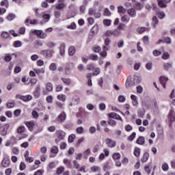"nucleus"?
<instances>
[{
	"mask_svg": "<svg viewBox=\"0 0 175 175\" xmlns=\"http://www.w3.org/2000/svg\"><path fill=\"white\" fill-rule=\"evenodd\" d=\"M109 118H113L114 120H120V121H122V118L120 116V115L117 114L116 112H112L109 114Z\"/></svg>",
	"mask_w": 175,
	"mask_h": 175,
	"instance_id": "9d476101",
	"label": "nucleus"
},
{
	"mask_svg": "<svg viewBox=\"0 0 175 175\" xmlns=\"http://www.w3.org/2000/svg\"><path fill=\"white\" fill-rule=\"evenodd\" d=\"M148 158H150V154L146 152L144 154L143 158L141 159V162H142V163L147 162V161H148Z\"/></svg>",
	"mask_w": 175,
	"mask_h": 175,
	"instance_id": "aec40b11",
	"label": "nucleus"
},
{
	"mask_svg": "<svg viewBox=\"0 0 175 175\" xmlns=\"http://www.w3.org/2000/svg\"><path fill=\"white\" fill-rule=\"evenodd\" d=\"M161 169L163 172H167V170H169V165L166 163H163L161 165Z\"/></svg>",
	"mask_w": 175,
	"mask_h": 175,
	"instance_id": "473e14b6",
	"label": "nucleus"
},
{
	"mask_svg": "<svg viewBox=\"0 0 175 175\" xmlns=\"http://www.w3.org/2000/svg\"><path fill=\"white\" fill-rule=\"evenodd\" d=\"M161 58L163 59H169V58H170V55L168 52H163L161 55Z\"/></svg>",
	"mask_w": 175,
	"mask_h": 175,
	"instance_id": "cd10ccee",
	"label": "nucleus"
},
{
	"mask_svg": "<svg viewBox=\"0 0 175 175\" xmlns=\"http://www.w3.org/2000/svg\"><path fill=\"white\" fill-rule=\"evenodd\" d=\"M136 143L139 146H144V144H146V139L144 138V137L140 136L137 139Z\"/></svg>",
	"mask_w": 175,
	"mask_h": 175,
	"instance_id": "f8f14e48",
	"label": "nucleus"
},
{
	"mask_svg": "<svg viewBox=\"0 0 175 175\" xmlns=\"http://www.w3.org/2000/svg\"><path fill=\"white\" fill-rule=\"evenodd\" d=\"M152 54L154 57H158V55H161V53L158 50H154L153 51Z\"/></svg>",
	"mask_w": 175,
	"mask_h": 175,
	"instance_id": "69168bd1",
	"label": "nucleus"
},
{
	"mask_svg": "<svg viewBox=\"0 0 175 175\" xmlns=\"http://www.w3.org/2000/svg\"><path fill=\"white\" fill-rule=\"evenodd\" d=\"M75 10H76V6L75 5V4H70L68 5L67 18H72L76 16L77 13Z\"/></svg>",
	"mask_w": 175,
	"mask_h": 175,
	"instance_id": "f257e3e1",
	"label": "nucleus"
},
{
	"mask_svg": "<svg viewBox=\"0 0 175 175\" xmlns=\"http://www.w3.org/2000/svg\"><path fill=\"white\" fill-rule=\"evenodd\" d=\"M33 71L36 75H43L45 72L44 68H34Z\"/></svg>",
	"mask_w": 175,
	"mask_h": 175,
	"instance_id": "4be33fe9",
	"label": "nucleus"
},
{
	"mask_svg": "<svg viewBox=\"0 0 175 175\" xmlns=\"http://www.w3.org/2000/svg\"><path fill=\"white\" fill-rule=\"evenodd\" d=\"M25 131V127L24 126H21L17 129L18 133H23Z\"/></svg>",
	"mask_w": 175,
	"mask_h": 175,
	"instance_id": "09e8293b",
	"label": "nucleus"
},
{
	"mask_svg": "<svg viewBox=\"0 0 175 175\" xmlns=\"http://www.w3.org/2000/svg\"><path fill=\"white\" fill-rule=\"evenodd\" d=\"M158 23H159L158 18L157 16H153L152 18L153 28L157 27Z\"/></svg>",
	"mask_w": 175,
	"mask_h": 175,
	"instance_id": "7c9ffc66",
	"label": "nucleus"
},
{
	"mask_svg": "<svg viewBox=\"0 0 175 175\" xmlns=\"http://www.w3.org/2000/svg\"><path fill=\"white\" fill-rule=\"evenodd\" d=\"M127 13L130 17H135L137 14L136 10L135 8H129L127 10Z\"/></svg>",
	"mask_w": 175,
	"mask_h": 175,
	"instance_id": "4468645a",
	"label": "nucleus"
},
{
	"mask_svg": "<svg viewBox=\"0 0 175 175\" xmlns=\"http://www.w3.org/2000/svg\"><path fill=\"white\" fill-rule=\"evenodd\" d=\"M159 81H160V83L161 84L162 87L164 88V90H165L166 83H167V81H169V78H167V77H160Z\"/></svg>",
	"mask_w": 175,
	"mask_h": 175,
	"instance_id": "39448f33",
	"label": "nucleus"
},
{
	"mask_svg": "<svg viewBox=\"0 0 175 175\" xmlns=\"http://www.w3.org/2000/svg\"><path fill=\"white\" fill-rule=\"evenodd\" d=\"M1 165L4 167H8L10 165V159L8 158L3 159Z\"/></svg>",
	"mask_w": 175,
	"mask_h": 175,
	"instance_id": "2eb2a0df",
	"label": "nucleus"
},
{
	"mask_svg": "<svg viewBox=\"0 0 175 175\" xmlns=\"http://www.w3.org/2000/svg\"><path fill=\"white\" fill-rule=\"evenodd\" d=\"M63 162L64 163V165H66V166H68L69 167V166H70V161L68 159H64L63 160Z\"/></svg>",
	"mask_w": 175,
	"mask_h": 175,
	"instance_id": "052dcab7",
	"label": "nucleus"
},
{
	"mask_svg": "<svg viewBox=\"0 0 175 175\" xmlns=\"http://www.w3.org/2000/svg\"><path fill=\"white\" fill-rule=\"evenodd\" d=\"M76 139V135L71 134L68 137V143H73L74 140Z\"/></svg>",
	"mask_w": 175,
	"mask_h": 175,
	"instance_id": "e433bc0d",
	"label": "nucleus"
},
{
	"mask_svg": "<svg viewBox=\"0 0 175 175\" xmlns=\"http://www.w3.org/2000/svg\"><path fill=\"white\" fill-rule=\"evenodd\" d=\"M137 92L138 94H143V87L141 85H139L137 87Z\"/></svg>",
	"mask_w": 175,
	"mask_h": 175,
	"instance_id": "0e129e2a",
	"label": "nucleus"
},
{
	"mask_svg": "<svg viewBox=\"0 0 175 175\" xmlns=\"http://www.w3.org/2000/svg\"><path fill=\"white\" fill-rule=\"evenodd\" d=\"M157 16H158L159 18L162 20V18H163L165 17V12H158Z\"/></svg>",
	"mask_w": 175,
	"mask_h": 175,
	"instance_id": "bf43d9fd",
	"label": "nucleus"
},
{
	"mask_svg": "<svg viewBox=\"0 0 175 175\" xmlns=\"http://www.w3.org/2000/svg\"><path fill=\"white\" fill-rule=\"evenodd\" d=\"M76 132L79 135H81V133H83L84 132V128H83V127H78L76 129Z\"/></svg>",
	"mask_w": 175,
	"mask_h": 175,
	"instance_id": "3c124183",
	"label": "nucleus"
},
{
	"mask_svg": "<svg viewBox=\"0 0 175 175\" xmlns=\"http://www.w3.org/2000/svg\"><path fill=\"white\" fill-rule=\"evenodd\" d=\"M76 53V48L75 46H71L68 49V55H70L71 57L72 55H75V53Z\"/></svg>",
	"mask_w": 175,
	"mask_h": 175,
	"instance_id": "6ab92c4d",
	"label": "nucleus"
},
{
	"mask_svg": "<svg viewBox=\"0 0 175 175\" xmlns=\"http://www.w3.org/2000/svg\"><path fill=\"white\" fill-rule=\"evenodd\" d=\"M16 98H20L21 100H23L24 102H28L32 99V96L27 95V96H21V95H16Z\"/></svg>",
	"mask_w": 175,
	"mask_h": 175,
	"instance_id": "0eeeda50",
	"label": "nucleus"
},
{
	"mask_svg": "<svg viewBox=\"0 0 175 175\" xmlns=\"http://www.w3.org/2000/svg\"><path fill=\"white\" fill-rule=\"evenodd\" d=\"M158 1V5L159 6V8H167V5H166V3H165V2L163 1V0H157Z\"/></svg>",
	"mask_w": 175,
	"mask_h": 175,
	"instance_id": "393cba45",
	"label": "nucleus"
},
{
	"mask_svg": "<svg viewBox=\"0 0 175 175\" xmlns=\"http://www.w3.org/2000/svg\"><path fill=\"white\" fill-rule=\"evenodd\" d=\"M64 8L65 5L64 3H59L56 5V9H57V10H62Z\"/></svg>",
	"mask_w": 175,
	"mask_h": 175,
	"instance_id": "8fccbe9b",
	"label": "nucleus"
},
{
	"mask_svg": "<svg viewBox=\"0 0 175 175\" xmlns=\"http://www.w3.org/2000/svg\"><path fill=\"white\" fill-rule=\"evenodd\" d=\"M40 163V161L36 160V161H35V165H36V166L33 165V167H30V170L32 171V170H35V169H38V165H39Z\"/></svg>",
	"mask_w": 175,
	"mask_h": 175,
	"instance_id": "ea45409f",
	"label": "nucleus"
},
{
	"mask_svg": "<svg viewBox=\"0 0 175 175\" xmlns=\"http://www.w3.org/2000/svg\"><path fill=\"white\" fill-rule=\"evenodd\" d=\"M89 59H92V61H98L99 59V57L96 55H90Z\"/></svg>",
	"mask_w": 175,
	"mask_h": 175,
	"instance_id": "4c0bfd02",
	"label": "nucleus"
},
{
	"mask_svg": "<svg viewBox=\"0 0 175 175\" xmlns=\"http://www.w3.org/2000/svg\"><path fill=\"white\" fill-rule=\"evenodd\" d=\"M140 148H134V151H133V154L135 155V157H136L137 158H139V157H140Z\"/></svg>",
	"mask_w": 175,
	"mask_h": 175,
	"instance_id": "5701e85b",
	"label": "nucleus"
},
{
	"mask_svg": "<svg viewBox=\"0 0 175 175\" xmlns=\"http://www.w3.org/2000/svg\"><path fill=\"white\" fill-rule=\"evenodd\" d=\"M32 33L37 35V36L40 38V39H46V38H47V34H46V33L43 32L42 30H33L32 31Z\"/></svg>",
	"mask_w": 175,
	"mask_h": 175,
	"instance_id": "20e7f679",
	"label": "nucleus"
},
{
	"mask_svg": "<svg viewBox=\"0 0 175 175\" xmlns=\"http://www.w3.org/2000/svg\"><path fill=\"white\" fill-rule=\"evenodd\" d=\"M26 162H29V163H32V162H33V161L35 160V159H33V157H25V158Z\"/></svg>",
	"mask_w": 175,
	"mask_h": 175,
	"instance_id": "6e6d98bb",
	"label": "nucleus"
},
{
	"mask_svg": "<svg viewBox=\"0 0 175 175\" xmlns=\"http://www.w3.org/2000/svg\"><path fill=\"white\" fill-rule=\"evenodd\" d=\"M56 136L57 138L55 139V142L57 144H58L61 140H64V139H65V132L59 130L56 131Z\"/></svg>",
	"mask_w": 175,
	"mask_h": 175,
	"instance_id": "7ed1b4c3",
	"label": "nucleus"
},
{
	"mask_svg": "<svg viewBox=\"0 0 175 175\" xmlns=\"http://www.w3.org/2000/svg\"><path fill=\"white\" fill-rule=\"evenodd\" d=\"M57 99L62 102H65V100H66V96L64 94H59L57 96Z\"/></svg>",
	"mask_w": 175,
	"mask_h": 175,
	"instance_id": "2f4dec72",
	"label": "nucleus"
},
{
	"mask_svg": "<svg viewBox=\"0 0 175 175\" xmlns=\"http://www.w3.org/2000/svg\"><path fill=\"white\" fill-rule=\"evenodd\" d=\"M131 99L132 100L133 106H137L139 105V102L137 101V98L135 95L132 94L131 96Z\"/></svg>",
	"mask_w": 175,
	"mask_h": 175,
	"instance_id": "f3484780",
	"label": "nucleus"
},
{
	"mask_svg": "<svg viewBox=\"0 0 175 175\" xmlns=\"http://www.w3.org/2000/svg\"><path fill=\"white\" fill-rule=\"evenodd\" d=\"M172 65L170 63H165L163 64L164 70H169V69H172Z\"/></svg>",
	"mask_w": 175,
	"mask_h": 175,
	"instance_id": "bb28decb",
	"label": "nucleus"
},
{
	"mask_svg": "<svg viewBox=\"0 0 175 175\" xmlns=\"http://www.w3.org/2000/svg\"><path fill=\"white\" fill-rule=\"evenodd\" d=\"M57 120L59 122H61V124H62V122H64V121L66 120V113L65 112H62L61 114L59 115Z\"/></svg>",
	"mask_w": 175,
	"mask_h": 175,
	"instance_id": "1a4fd4ad",
	"label": "nucleus"
},
{
	"mask_svg": "<svg viewBox=\"0 0 175 175\" xmlns=\"http://www.w3.org/2000/svg\"><path fill=\"white\" fill-rule=\"evenodd\" d=\"M25 124L26 126H27L28 129L30 131H32V129H33V127L35 126L34 121L25 122Z\"/></svg>",
	"mask_w": 175,
	"mask_h": 175,
	"instance_id": "ddd939ff",
	"label": "nucleus"
},
{
	"mask_svg": "<svg viewBox=\"0 0 175 175\" xmlns=\"http://www.w3.org/2000/svg\"><path fill=\"white\" fill-rule=\"evenodd\" d=\"M54 87L53 86V83L49 82L46 84V90L48 92H51L53 90Z\"/></svg>",
	"mask_w": 175,
	"mask_h": 175,
	"instance_id": "412c9836",
	"label": "nucleus"
},
{
	"mask_svg": "<svg viewBox=\"0 0 175 175\" xmlns=\"http://www.w3.org/2000/svg\"><path fill=\"white\" fill-rule=\"evenodd\" d=\"M103 51H102L100 54L101 57H106L107 55V53L106 52V50H109V48L106 46H104L103 48Z\"/></svg>",
	"mask_w": 175,
	"mask_h": 175,
	"instance_id": "c756f323",
	"label": "nucleus"
},
{
	"mask_svg": "<svg viewBox=\"0 0 175 175\" xmlns=\"http://www.w3.org/2000/svg\"><path fill=\"white\" fill-rule=\"evenodd\" d=\"M10 126L9 124H5L3 126V130L0 133L1 136H6L8 135V129H9Z\"/></svg>",
	"mask_w": 175,
	"mask_h": 175,
	"instance_id": "6e6552de",
	"label": "nucleus"
},
{
	"mask_svg": "<svg viewBox=\"0 0 175 175\" xmlns=\"http://www.w3.org/2000/svg\"><path fill=\"white\" fill-rule=\"evenodd\" d=\"M135 137H136V133L133 132L130 136H129L128 139L130 142H132Z\"/></svg>",
	"mask_w": 175,
	"mask_h": 175,
	"instance_id": "680f3d73",
	"label": "nucleus"
},
{
	"mask_svg": "<svg viewBox=\"0 0 175 175\" xmlns=\"http://www.w3.org/2000/svg\"><path fill=\"white\" fill-rule=\"evenodd\" d=\"M113 36H120L121 34V31L118 29H115L113 31Z\"/></svg>",
	"mask_w": 175,
	"mask_h": 175,
	"instance_id": "e2e57ef3",
	"label": "nucleus"
},
{
	"mask_svg": "<svg viewBox=\"0 0 175 175\" xmlns=\"http://www.w3.org/2000/svg\"><path fill=\"white\" fill-rule=\"evenodd\" d=\"M142 81V77H140V76L139 75H134L133 77V83L134 84H140Z\"/></svg>",
	"mask_w": 175,
	"mask_h": 175,
	"instance_id": "dca6fc26",
	"label": "nucleus"
},
{
	"mask_svg": "<svg viewBox=\"0 0 175 175\" xmlns=\"http://www.w3.org/2000/svg\"><path fill=\"white\" fill-rule=\"evenodd\" d=\"M46 102L48 103H51L53 102V96H48L46 97Z\"/></svg>",
	"mask_w": 175,
	"mask_h": 175,
	"instance_id": "774afa93",
	"label": "nucleus"
},
{
	"mask_svg": "<svg viewBox=\"0 0 175 175\" xmlns=\"http://www.w3.org/2000/svg\"><path fill=\"white\" fill-rule=\"evenodd\" d=\"M113 36V31L107 30L105 32V36Z\"/></svg>",
	"mask_w": 175,
	"mask_h": 175,
	"instance_id": "338daca9",
	"label": "nucleus"
},
{
	"mask_svg": "<svg viewBox=\"0 0 175 175\" xmlns=\"http://www.w3.org/2000/svg\"><path fill=\"white\" fill-rule=\"evenodd\" d=\"M105 143L109 148H113V147H116V141L110 138L107 139Z\"/></svg>",
	"mask_w": 175,
	"mask_h": 175,
	"instance_id": "423d86ee",
	"label": "nucleus"
},
{
	"mask_svg": "<svg viewBox=\"0 0 175 175\" xmlns=\"http://www.w3.org/2000/svg\"><path fill=\"white\" fill-rule=\"evenodd\" d=\"M58 147L57 146H53L51 150V152L52 154H55V155H57L58 154Z\"/></svg>",
	"mask_w": 175,
	"mask_h": 175,
	"instance_id": "c9c22d12",
	"label": "nucleus"
},
{
	"mask_svg": "<svg viewBox=\"0 0 175 175\" xmlns=\"http://www.w3.org/2000/svg\"><path fill=\"white\" fill-rule=\"evenodd\" d=\"M163 40H164L165 43H167V44H172V38H170L169 37H165L163 38Z\"/></svg>",
	"mask_w": 175,
	"mask_h": 175,
	"instance_id": "de8ad7c7",
	"label": "nucleus"
},
{
	"mask_svg": "<svg viewBox=\"0 0 175 175\" xmlns=\"http://www.w3.org/2000/svg\"><path fill=\"white\" fill-rule=\"evenodd\" d=\"M61 80L66 85H70V83H72V80L69 78L62 77Z\"/></svg>",
	"mask_w": 175,
	"mask_h": 175,
	"instance_id": "a211bd4d",
	"label": "nucleus"
},
{
	"mask_svg": "<svg viewBox=\"0 0 175 175\" xmlns=\"http://www.w3.org/2000/svg\"><path fill=\"white\" fill-rule=\"evenodd\" d=\"M121 158V154L120 153H114L113 154V159L117 160Z\"/></svg>",
	"mask_w": 175,
	"mask_h": 175,
	"instance_id": "13d9d810",
	"label": "nucleus"
},
{
	"mask_svg": "<svg viewBox=\"0 0 175 175\" xmlns=\"http://www.w3.org/2000/svg\"><path fill=\"white\" fill-rule=\"evenodd\" d=\"M14 18H16V15L14 14H10L7 16V20H8V21H13V20H14Z\"/></svg>",
	"mask_w": 175,
	"mask_h": 175,
	"instance_id": "58836bf2",
	"label": "nucleus"
},
{
	"mask_svg": "<svg viewBox=\"0 0 175 175\" xmlns=\"http://www.w3.org/2000/svg\"><path fill=\"white\" fill-rule=\"evenodd\" d=\"M124 129L126 132H131V131H132V129H133V127H132V126H131V124H126L124 126Z\"/></svg>",
	"mask_w": 175,
	"mask_h": 175,
	"instance_id": "864d4df0",
	"label": "nucleus"
},
{
	"mask_svg": "<svg viewBox=\"0 0 175 175\" xmlns=\"http://www.w3.org/2000/svg\"><path fill=\"white\" fill-rule=\"evenodd\" d=\"M21 41H15L14 42V47H21L22 46Z\"/></svg>",
	"mask_w": 175,
	"mask_h": 175,
	"instance_id": "4d7b16f0",
	"label": "nucleus"
},
{
	"mask_svg": "<svg viewBox=\"0 0 175 175\" xmlns=\"http://www.w3.org/2000/svg\"><path fill=\"white\" fill-rule=\"evenodd\" d=\"M169 119L171 122H173V121H175V116H174V113L173 111H171L169 113Z\"/></svg>",
	"mask_w": 175,
	"mask_h": 175,
	"instance_id": "c85d7f7f",
	"label": "nucleus"
},
{
	"mask_svg": "<svg viewBox=\"0 0 175 175\" xmlns=\"http://www.w3.org/2000/svg\"><path fill=\"white\" fill-rule=\"evenodd\" d=\"M42 18H44V20H46V22L47 23L50 20V14H44L42 15Z\"/></svg>",
	"mask_w": 175,
	"mask_h": 175,
	"instance_id": "5fc2aeb1",
	"label": "nucleus"
},
{
	"mask_svg": "<svg viewBox=\"0 0 175 175\" xmlns=\"http://www.w3.org/2000/svg\"><path fill=\"white\" fill-rule=\"evenodd\" d=\"M118 13H122V14H125L126 13V9H125L122 5L118 7Z\"/></svg>",
	"mask_w": 175,
	"mask_h": 175,
	"instance_id": "b1692460",
	"label": "nucleus"
},
{
	"mask_svg": "<svg viewBox=\"0 0 175 175\" xmlns=\"http://www.w3.org/2000/svg\"><path fill=\"white\" fill-rule=\"evenodd\" d=\"M46 44L49 49H53V47H55V43H54L53 42L49 41L46 42Z\"/></svg>",
	"mask_w": 175,
	"mask_h": 175,
	"instance_id": "49530a36",
	"label": "nucleus"
},
{
	"mask_svg": "<svg viewBox=\"0 0 175 175\" xmlns=\"http://www.w3.org/2000/svg\"><path fill=\"white\" fill-rule=\"evenodd\" d=\"M103 24H104V25H106L107 27H110V25H111V21L109 19H104Z\"/></svg>",
	"mask_w": 175,
	"mask_h": 175,
	"instance_id": "c03bdc74",
	"label": "nucleus"
},
{
	"mask_svg": "<svg viewBox=\"0 0 175 175\" xmlns=\"http://www.w3.org/2000/svg\"><path fill=\"white\" fill-rule=\"evenodd\" d=\"M1 38H3L4 39H8L9 36H10V34L8 31H3L1 35Z\"/></svg>",
	"mask_w": 175,
	"mask_h": 175,
	"instance_id": "72a5a7b5",
	"label": "nucleus"
},
{
	"mask_svg": "<svg viewBox=\"0 0 175 175\" xmlns=\"http://www.w3.org/2000/svg\"><path fill=\"white\" fill-rule=\"evenodd\" d=\"M92 50L94 53H99V51H100L102 49L99 46L95 45L92 47Z\"/></svg>",
	"mask_w": 175,
	"mask_h": 175,
	"instance_id": "a19ab883",
	"label": "nucleus"
},
{
	"mask_svg": "<svg viewBox=\"0 0 175 175\" xmlns=\"http://www.w3.org/2000/svg\"><path fill=\"white\" fill-rule=\"evenodd\" d=\"M40 54L43 55V57H45V58H51L53 54H54V50L50 49L42 50L40 51Z\"/></svg>",
	"mask_w": 175,
	"mask_h": 175,
	"instance_id": "f03ea898",
	"label": "nucleus"
},
{
	"mask_svg": "<svg viewBox=\"0 0 175 175\" xmlns=\"http://www.w3.org/2000/svg\"><path fill=\"white\" fill-rule=\"evenodd\" d=\"M135 9L136 10H142V9H143L144 6H143V4L137 2L135 4Z\"/></svg>",
	"mask_w": 175,
	"mask_h": 175,
	"instance_id": "f704fd0d",
	"label": "nucleus"
},
{
	"mask_svg": "<svg viewBox=\"0 0 175 175\" xmlns=\"http://www.w3.org/2000/svg\"><path fill=\"white\" fill-rule=\"evenodd\" d=\"M59 54L60 55H64L65 54V44H62L59 47Z\"/></svg>",
	"mask_w": 175,
	"mask_h": 175,
	"instance_id": "a878e982",
	"label": "nucleus"
},
{
	"mask_svg": "<svg viewBox=\"0 0 175 175\" xmlns=\"http://www.w3.org/2000/svg\"><path fill=\"white\" fill-rule=\"evenodd\" d=\"M146 29H147L146 27H138L137 31L138 33H143V32H146Z\"/></svg>",
	"mask_w": 175,
	"mask_h": 175,
	"instance_id": "603ef678",
	"label": "nucleus"
},
{
	"mask_svg": "<svg viewBox=\"0 0 175 175\" xmlns=\"http://www.w3.org/2000/svg\"><path fill=\"white\" fill-rule=\"evenodd\" d=\"M49 69L53 72L57 70V64L55 63H52L49 66Z\"/></svg>",
	"mask_w": 175,
	"mask_h": 175,
	"instance_id": "a18cd8bd",
	"label": "nucleus"
},
{
	"mask_svg": "<svg viewBox=\"0 0 175 175\" xmlns=\"http://www.w3.org/2000/svg\"><path fill=\"white\" fill-rule=\"evenodd\" d=\"M108 124L109 125H110L111 126H116V125H117V122H116V120H112V119H109L108 120Z\"/></svg>",
	"mask_w": 175,
	"mask_h": 175,
	"instance_id": "37998d69",
	"label": "nucleus"
},
{
	"mask_svg": "<svg viewBox=\"0 0 175 175\" xmlns=\"http://www.w3.org/2000/svg\"><path fill=\"white\" fill-rule=\"evenodd\" d=\"M79 102H80V97H79L78 96H75L72 98V102L70 103L69 106H75V105H79Z\"/></svg>",
	"mask_w": 175,
	"mask_h": 175,
	"instance_id": "9b49d317",
	"label": "nucleus"
},
{
	"mask_svg": "<svg viewBox=\"0 0 175 175\" xmlns=\"http://www.w3.org/2000/svg\"><path fill=\"white\" fill-rule=\"evenodd\" d=\"M4 61H5V62H10V61H12V56L9 54H5Z\"/></svg>",
	"mask_w": 175,
	"mask_h": 175,
	"instance_id": "79ce46f5",
	"label": "nucleus"
}]
</instances>
